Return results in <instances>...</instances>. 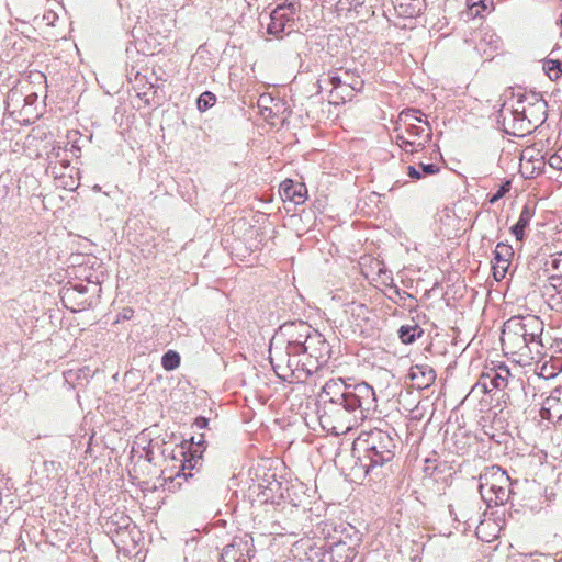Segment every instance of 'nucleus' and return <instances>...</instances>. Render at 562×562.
I'll use <instances>...</instances> for the list:
<instances>
[{"instance_id":"9d476101","label":"nucleus","mask_w":562,"mask_h":562,"mask_svg":"<svg viewBox=\"0 0 562 562\" xmlns=\"http://www.w3.org/2000/svg\"><path fill=\"white\" fill-rule=\"evenodd\" d=\"M406 135L398 133L396 135L397 144L405 150L414 151V147H424L431 137L429 123L415 124L404 127Z\"/></svg>"},{"instance_id":"4be33fe9","label":"nucleus","mask_w":562,"mask_h":562,"mask_svg":"<svg viewBox=\"0 0 562 562\" xmlns=\"http://www.w3.org/2000/svg\"><path fill=\"white\" fill-rule=\"evenodd\" d=\"M281 189L286 199L299 204L304 201L302 190H305L302 184H294L292 180H285L281 183Z\"/></svg>"},{"instance_id":"a878e982","label":"nucleus","mask_w":562,"mask_h":562,"mask_svg":"<svg viewBox=\"0 0 562 562\" xmlns=\"http://www.w3.org/2000/svg\"><path fill=\"white\" fill-rule=\"evenodd\" d=\"M543 68L551 80L559 79L562 75V61L560 60L549 59L544 63Z\"/></svg>"},{"instance_id":"6e6552de","label":"nucleus","mask_w":562,"mask_h":562,"mask_svg":"<svg viewBox=\"0 0 562 562\" xmlns=\"http://www.w3.org/2000/svg\"><path fill=\"white\" fill-rule=\"evenodd\" d=\"M512 373L505 363H493L492 367H486L482 372L480 381L473 386L472 392L480 389L484 393H488L494 389L502 390L508 385Z\"/></svg>"},{"instance_id":"603ef678","label":"nucleus","mask_w":562,"mask_h":562,"mask_svg":"<svg viewBox=\"0 0 562 562\" xmlns=\"http://www.w3.org/2000/svg\"><path fill=\"white\" fill-rule=\"evenodd\" d=\"M205 424H206V419H202V420L200 422V425H205Z\"/></svg>"},{"instance_id":"7ed1b4c3","label":"nucleus","mask_w":562,"mask_h":562,"mask_svg":"<svg viewBox=\"0 0 562 562\" xmlns=\"http://www.w3.org/2000/svg\"><path fill=\"white\" fill-rule=\"evenodd\" d=\"M270 362L276 374L285 382L294 383L305 381L315 372L312 361L302 360V352L290 351V339L284 348L279 347L274 340L270 344Z\"/></svg>"},{"instance_id":"20e7f679","label":"nucleus","mask_w":562,"mask_h":562,"mask_svg":"<svg viewBox=\"0 0 562 562\" xmlns=\"http://www.w3.org/2000/svg\"><path fill=\"white\" fill-rule=\"evenodd\" d=\"M294 327L295 325L291 324L281 328L290 337V351L302 352L307 362L312 361L314 363L316 371L329 360L330 346L318 331L308 333L310 328L304 323L299 324V327L306 333L294 337L293 334H290Z\"/></svg>"},{"instance_id":"3c124183","label":"nucleus","mask_w":562,"mask_h":562,"mask_svg":"<svg viewBox=\"0 0 562 562\" xmlns=\"http://www.w3.org/2000/svg\"><path fill=\"white\" fill-rule=\"evenodd\" d=\"M205 424H206V419H202V420L200 422V425H205Z\"/></svg>"},{"instance_id":"2f4dec72","label":"nucleus","mask_w":562,"mask_h":562,"mask_svg":"<svg viewBox=\"0 0 562 562\" xmlns=\"http://www.w3.org/2000/svg\"><path fill=\"white\" fill-rule=\"evenodd\" d=\"M549 166L555 170H562V147L550 156Z\"/></svg>"},{"instance_id":"a19ab883","label":"nucleus","mask_w":562,"mask_h":562,"mask_svg":"<svg viewBox=\"0 0 562 562\" xmlns=\"http://www.w3.org/2000/svg\"><path fill=\"white\" fill-rule=\"evenodd\" d=\"M285 7V10H289L290 11V14H295L297 8H299V4L297 3H294V2H290V3H286V4H283Z\"/></svg>"},{"instance_id":"bb28decb","label":"nucleus","mask_w":562,"mask_h":562,"mask_svg":"<svg viewBox=\"0 0 562 562\" xmlns=\"http://www.w3.org/2000/svg\"><path fill=\"white\" fill-rule=\"evenodd\" d=\"M216 101L215 95L212 92H203L196 100V105L200 111H206L212 108Z\"/></svg>"},{"instance_id":"6ab92c4d","label":"nucleus","mask_w":562,"mask_h":562,"mask_svg":"<svg viewBox=\"0 0 562 562\" xmlns=\"http://www.w3.org/2000/svg\"><path fill=\"white\" fill-rule=\"evenodd\" d=\"M533 215V209L530 205L526 204L520 212L517 223L512 227V233L514 234L517 240L524 239L525 228L529 225Z\"/></svg>"},{"instance_id":"5701e85b","label":"nucleus","mask_w":562,"mask_h":562,"mask_svg":"<svg viewBox=\"0 0 562 562\" xmlns=\"http://www.w3.org/2000/svg\"><path fill=\"white\" fill-rule=\"evenodd\" d=\"M88 292L87 286L83 283H67L60 290L61 301L67 305V302H75L76 294L86 295Z\"/></svg>"},{"instance_id":"7c9ffc66","label":"nucleus","mask_w":562,"mask_h":562,"mask_svg":"<svg viewBox=\"0 0 562 562\" xmlns=\"http://www.w3.org/2000/svg\"><path fill=\"white\" fill-rule=\"evenodd\" d=\"M468 5L471 10H475V14H480L481 10H486L492 5V0H467Z\"/></svg>"},{"instance_id":"393cba45","label":"nucleus","mask_w":562,"mask_h":562,"mask_svg":"<svg viewBox=\"0 0 562 562\" xmlns=\"http://www.w3.org/2000/svg\"><path fill=\"white\" fill-rule=\"evenodd\" d=\"M180 364V356L177 351L168 350L161 358V366L167 371L177 369Z\"/></svg>"},{"instance_id":"aec40b11","label":"nucleus","mask_w":562,"mask_h":562,"mask_svg":"<svg viewBox=\"0 0 562 562\" xmlns=\"http://www.w3.org/2000/svg\"><path fill=\"white\" fill-rule=\"evenodd\" d=\"M401 13L413 18L419 15L426 8L425 0H395Z\"/></svg>"},{"instance_id":"39448f33","label":"nucleus","mask_w":562,"mask_h":562,"mask_svg":"<svg viewBox=\"0 0 562 562\" xmlns=\"http://www.w3.org/2000/svg\"><path fill=\"white\" fill-rule=\"evenodd\" d=\"M510 479L498 465L485 468L479 476V492L487 506L505 504L510 496Z\"/></svg>"},{"instance_id":"79ce46f5","label":"nucleus","mask_w":562,"mask_h":562,"mask_svg":"<svg viewBox=\"0 0 562 562\" xmlns=\"http://www.w3.org/2000/svg\"><path fill=\"white\" fill-rule=\"evenodd\" d=\"M525 101H526V100L524 99V97H519V98L516 100V104H515V105H513V109H521V106H527V105L525 104Z\"/></svg>"},{"instance_id":"f03ea898","label":"nucleus","mask_w":562,"mask_h":562,"mask_svg":"<svg viewBox=\"0 0 562 562\" xmlns=\"http://www.w3.org/2000/svg\"><path fill=\"white\" fill-rule=\"evenodd\" d=\"M355 450L361 449L359 463L370 481H381L389 473V463L395 456V441L391 435L381 429H372L361 435Z\"/></svg>"},{"instance_id":"423d86ee","label":"nucleus","mask_w":562,"mask_h":562,"mask_svg":"<svg viewBox=\"0 0 562 562\" xmlns=\"http://www.w3.org/2000/svg\"><path fill=\"white\" fill-rule=\"evenodd\" d=\"M345 305L349 325L355 334L361 337H373L378 334L379 318L366 304L351 300Z\"/></svg>"},{"instance_id":"8fccbe9b","label":"nucleus","mask_w":562,"mask_h":562,"mask_svg":"<svg viewBox=\"0 0 562 562\" xmlns=\"http://www.w3.org/2000/svg\"><path fill=\"white\" fill-rule=\"evenodd\" d=\"M333 300H340V296H339L338 294H335V295L333 296Z\"/></svg>"},{"instance_id":"4c0bfd02","label":"nucleus","mask_w":562,"mask_h":562,"mask_svg":"<svg viewBox=\"0 0 562 562\" xmlns=\"http://www.w3.org/2000/svg\"><path fill=\"white\" fill-rule=\"evenodd\" d=\"M75 304L78 307H83L86 304H89L87 299L81 294H76V301L75 302H67V304Z\"/></svg>"},{"instance_id":"09e8293b","label":"nucleus","mask_w":562,"mask_h":562,"mask_svg":"<svg viewBox=\"0 0 562 562\" xmlns=\"http://www.w3.org/2000/svg\"><path fill=\"white\" fill-rule=\"evenodd\" d=\"M50 167H52V169H53V170H55V169H56V165L50 166ZM53 172L55 173V176H56V177L58 176V172H55V171H53Z\"/></svg>"},{"instance_id":"a211bd4d","label":"nucleus","mask_w":562,"mask_h":562,"mask_svg":"<svg viewBox=\"0 0 562 562\" xmlns=\"http://www.w3.org/2000/svg\"><path fill=\"white\" fill-rule=\"evenodd\" d=\"M428 123V121L424 117V114L420 111L415 109H407L400 113L398 115V127L395 131H400L406 126H412L415 124Z\"/></svg>"},{"instance_id":"9b49d317","label":"nucleus","mask_w":562,"mask_h":562,"mask_svg":"<svg viewBox=\"0 0 562 562\" xmlns=\"http://www.w3.org/2000/svg\"><path fill=\"white\" fill-rule=\"evenodd\" d=\"M536 112L544 114V101L536 100L535 102H529L528 106H521V109H512L514 127H517L520 131L529 132L533 124L538 123L539 121H542L540 117L536 116Z\"/></svg>"},{"instance_id":"412c9836","label":"nucleus","mask_w":562,"mask_h":562,"mask_svg":"<svg viewBox=\"0 0 562 562\" xmlns=\"http://www.w3.org/2000/svg\"><path fill=\"white\" fill-rule=\"evenodd\" d=\"M246 543L243 541L234 542L226 546L222 552V559L224 562H247V555L243 553L241 547Z\"/></svg>"},{"instance_id":"2eb2a0df","label":"nucleus","mask_w":562,"mask_h":562,"mask_svg":"<svg viewBox=\"0 0 562 562\" xmlns=\"http://www.w3.org/2000/svg\"><path fill=\"white\" fill-rule=\"evenodd\" d=\"M540 416L548 420L562 419V391L554 390L543 402Z\"/></svg>"},{"instance_id":"f3484780","label":"nucleus","mask_w":562,"mask_h":562,"mask_svg":"<svg viewBox=\"0 0 562 562\" xmlns=\"http://www.w3.org/2000/svg\"><path fill=\"white\" fill-rule=\"evenodd\" d=\"M284 5H278L270 14V23L267 26L269 34L279 36L282 33H290L286 31L288 23L291 18L284 12Z\"/></svg>"},{"instance_id":"f704fd0d","label":"nucleus","mask_w":562,"mask_h":562,"mask_svg":"<svg viewBox=\"0 0 562 562\" xmlns=\"http://www.w3.org/2000/svg\"><path fill=\"white\" fill-rule=\"evenodd\" d=\"M423 175H435L439 171V167L435 164H419Z\"/></svg>"},{"instance_id":"72a5a7b5","label":"nucleus","mask_w":562,"mask_h":562,"mask_svg":"<svg viewBox=\"0 0 562 562\" xmlns=\"http://www.w3.org/2000/svg\"><path fill=\"white\" fill-rule=\"evenodd\" d=\"M510 183L509 181L503 183L497 192L493 194V196L490 199L491 203L497 202L501 198H503L508 191H509Z\"/></svg>"},{"instance_id":"f257e3e1","label":"nucleus","mask_w":562,"mask_h":562,"mask_svg":"<svg viewBox=\"0 0 562 562\" xmlns=\"http://www.w3.org/2000/svg\"><path fill=\"white\" fill-rule=\"evenodd\" d=\"M346 402L326 403L319 409V424L328 432L345 435L359 427L375 411L373 387H360Z\"/></svg>"},{"instance_id":"e433bc0d","label":"nucleus","mask_w":562,"mask_h":562,"mask_svg":"<svg viewBox=\"0 0 562 562\" xmlns=\"http://www.w3.org/2000/svg\"><path fill=\"white\" fill-rule=\"evenodd\" d=\"M187 463H188V464H183V465H182V470H181V472H178V474H177V476H178V477H179V476H183L184 479H187L188 476H192V474H191V473L187 474V473L184 472V470H186V469H193V468H194V464H193L192 460H188V461H187Z\"/></svg>"},{"instance_id":"4468645a","label":"nucleus","mask_w":562,"mask_h":562,"mask_svg":"<svg viewBox=\"0 0 562 562\" xmlns=\"http://www.w3.org/2000/svg\"><path fill=\"white\" fill-rule=\"evenodd\" d=\"M514 255V250L512 246L498 243L496 245V248L494 250V258H493V277L494 281H502L510 267V259Z\"/></svg>"},{"instance_id":"1a4fd4ad","label":"nucleus","mask_w":562,"mask_h":562,"mask_svg":"<svg viewBox=\"0 0 562 562\" xmlns=\"http://www.w3.org/2000/svg\"><path fill=\"white\" fill-rule=\"evenodd\" d=\"M360 387H371L368 383L362 382L355 385L346 384L341 379L329 380L325 383L319 394L323 405L334 402H346L347 396H355L353 393Z\"/></svg>"},{"instance_id":"473e14b6","label":"nucleus","mask_w":562,"mask_h":562,"mask_svg":"<svg viewBox=\"0 0 562 562\" xmlns=\"http://www.w3.org/2000/svg\"><path fill=\"white\" fill-rule=\"evenodd\" d=\"M449 513L457 521L467 522L470 519V515L467 510L459 508V513H457L452 505L449 506Z\"/></svg>"},{"instance_id":"b1692460","label":"nucleus","mask_w":562,"mask_h":562,"mask_svg":"<svg viewBox=\"0 0 562 562\" xmlns=\"http://www.w3.org/2000/svg\"><path fill=\"white\" fill-rule=\"evenodd\" d=\"M424 330L417 324L403 325L398 329V337L403 344H412L423 335Z\"/></svg>"},{"instance_id":"49530a36","label":"nucleus","mask_w":562,"mask_h":562,"mask_svg":"<svg viewBox=\"0 0 562 562\" xmlns=\"http://www.w3.org/2000/svg\"><path fill=\"white\" fill-rule=\"evenodd\" d=\"M349 83H355V80H359V78L351 77L350 80L346 79Z\"/></svg>"},{"instance_id":"dca6fc26","label":"nucleus","mask_w":562,"mask_h":562,"mask_svg":"<svg viewBox=\"0 0 562 562\" xmlns=\"http://www.w3.org/2000/svg\"><path fill=\"white\" fill-rule=\"evenodd\" d=\"M409 378L418 389H426L436 380V372L430 366L416 364L411 368Z\"/></svg>"},{"instance_id":"0eeeda50","label":"nucleus","mask_w":562,"mask_h":562,"mask_svg":"<svg viewBox=\"0 0 562 562\" xmlns=\"http://www.w3.org/2000/svg\"><path fill=\"white\" fill-rule=\"evenodd\" d=\"M521 328L522 327L518 325L514 317H510L504 323L501 342L505 353L528 357L529 353L533 351L532 347L522 334Z\"/></svg>"},{"instance_id":"a18cd8bd","label":"nucleus","mask_w":562,"mask_h":562,"mask_svg":"<svg viewBox=\"0 0 562 562\" xmlns=\"http://www.w3.org/2000/svg\"><path fill=\"white\" fill-rule=\"evenodd\" d=\"M57 162H58V161H56V162H55V165H56ZM59 162H60V165H61L64 168L68 167V165H69L68 160H64V159H63V160H60Z\"/></svg>"},{"instance_id":"c756f323","label":"nucleus","mask_w":562,"mask_h":562,"mask_svg":"<svg viewBox=\"0 0 562 562\" xmlns=\"http://www.w3.org/2000/svg\"><path fill=\"white\" fill-rule=\"evenodd\" d=\"M88 269L89 268L87 266H79L77 269H75V271H76L75 278L78 279L79 281H87V282L99 281V276L86 273Z\"/></svg>"},{"instance_id":"c03bdc74","label":"nucleus","mask_w":562,"mask_h":562,"mask_svg":"<svg viewBox=\"0 0 562 562\" xmlns=\"http://www.w3.org/2000/svg\"><path fill=\"white\" fill-rule=\"evenodd\" d=\"M15 97H19V95H18V92L12 91V92L8 95V99L12 101Z\"/></svg>"},{"instance_id":"864d4df0","label":"nucleus","mask_w":562,"mask_h":562,"mask_svg":"<svg viewBox=\"0 0 562 562\" xmlns=\"http://www.w3.org/2000/svg\"><path fill=\"white\" fill-rule=\"evenodd\" d=\"M493 37H494V34H491V40H490V43L492 44L493 42Z\"/></svg>"},{"instance_id":"58836bf2","label":"nucleus","mask_w":562,"mask_h":562,"mask_svg":"<svg viewBox=\"0 0 562 562\" xmlns=\"http://www.w3.org/2000/svg\"><path fill=\"white\" fill-rule=\"evenodd\" d=\"M55 19H57V15L56 13L49 11V12H46L44 15H43V20L46 21L47 24L49 25H54V22H55Z\"/></svg>"},{"instance_id":"c85d7f7f","label":"nucleus","mask_w":562,"mask_h":562,"mask_svg":"<svg viewBox=\"0 0 562 562\" xmlns=\"http://www.w3.org/2000/svg\"><path fill=\"white\" fill-rule=\"evenodd\" d=\"M546 294L550 295L553 304L562 303V283H549V285L546 286Z\"/></svg>"},{"instance_id":"ea45409f","label":"nucleus","mask_w":562,"mask_h":562,"mask_svg":"<svg viewBox=\"0 0 562 562\" xmlns=\"http://www.w3.org/2000/svg\"><path fill=\"white\" fill-rule=\"evenodd\" d=\"M133 313H134V312H133V310H131V308H125V310H123V312L119 315V319H117V322H119L121 318H122V319H130V318H132Z\"/></svg>"},{"instance_id":"c9c22d12","label":"nucleus","mask_w":562,"mask_h":562,"mask_svg":"<svg viewBox=\"0 0 562 562\" xmlns=\"http://www.w3.org/2000/svg\"><path fill=\"white\" fill-rule=\"evenodd\" d=\"M408 176L413 179H420L423 177V173L420 171V168H416L414 166H408Z\"/></svg>"},{"instance_id":"de8ad7c7","label":"nucleus","mask_w":562,"mask_h":562,"mask_svg":"<svg viewBox=\"0 0 562 562\" xmlns=\"http://www.w3.org/2000/svg\"><path fill=\"white\" fill-rule=\"evenodd\" d=\"M345 94H346V90L339 89V94L338 95H345Z\"/></svg>"},{"instance_id":"f8f14e48","label":"nucleus","mask_w":562,"mask_h":562,"mask_svg":"<svg viewBox=\"0 0 562 562\" xmlns=\"http://www.w3.org/2000/svg\"><path fill=\"white\" fill-rule=\"evenodd\" d=\"M515 321H517L518 325H520L521 331L527 338L529 345L532 347V350L537 353H540V348L543 346L541 341V336L543 333V322L535 315H526V316H513Z\"/></svg>"},{"instance_id":"37998d69","label":"nucleus","mask_w":562,"mask_h":562,"mask_svg":"<svg viewBox=\"0 0 562 562\" xmlns=\"http://www.w3.org/2000/svg\"><path fill=\"white\" fill-rule=\"evenodd\" d=\"M384 284L386 286L385 291H392V292L398 293L394 286V283H384Z\"/></svg>"},{"instance_id":"cd10ccee","label":"nucleus","mask_w":562,"mask_h":562,"mask_svg":"<svg viewBox=\"0 0 562 562\" xmlns=\"http://www.w3.org/2000/svg\"><path fill=\"white\" fill-rule=\"evenodd\" d=\"M367 261H370L371 263H373V266H374V267L372 268V270H376V272H373V271H372V272H368V271H364V272H363V276H364V278H366L368 281H374V279H375V274H376V277H379V278H380L382 273H385V272L383 271V267H382V263H381L380 261H378V260H374V261H373V260H371L370 258H362V262H361V265H362V266L367 265Z\"/></svg>"},{"instance_id":"ddd939ff","label":"nucleus","mask_w":562,"mask_h":562,"mask_svg":"<svg viewBox=\"0 0 562 562\" xmlns=\"http://www.w3.org/2000/svg\"><path fill=\"white\" fill-rule=\"evenodd\" d=\"M333 89L329 94V102L334 104L345 103L347 100H351L353 92L360 90L362 87L361 80H355V83H349L346 79L340 76L330 75L327 78Z\"/></svg>"}]
</instances>
